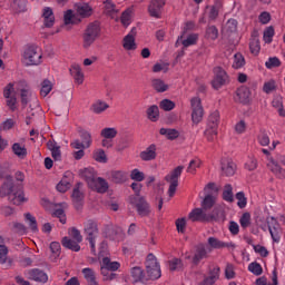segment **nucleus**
I'll return each mask as SVG.
<instances>
[{"label":"nucleus","mask_w":285,"mask_h":285,"mask_svg":"<svg viewBox=\"0 0 285 285\" xmlns=\"http://www.w3.org/2000/svg\"><path fill=\"white\" fill-rule=\"evenodd\" d=\"M255 222L257 226L261 227L264 232H266L267 229L269 230L272 239L275 243L281 242L282 228L278 220L275 217L266 218L264 215H257L255 213Z\"/></svg>","instance_id":"nucleus-1"},{"label":"nucleus","mask_w":285,"mask_h":285,"mask_svg":"<svg viewBox=\"0 0 285 285\" xmlns=\"http://www.w3.org/2000/svg\"><path fill=\"white\" fill-rule=\"evenodd\" d=\"M99 37H101V26L99 22L89 23L82 33V48L88 50Z\"/></svg>","instance_id":"nucleus-2"},{"label":"nucleus","mask_w":285,"mask_h":285,"mask_svg":"<svg viewBox=\"0 0 285 285\" xmlns=\"http://www.w3.org/2000/svg\"><path fill=\"white\" fill-rule=\"evenodd\" d=\"M85 237L89 242L90 250L94 255L97 253V239L99 237V226L95 220H87L83 224Z\"/></svg>","instance_id":"nucleus-3"},{"label":"nucleus","mask_w":285,"mask_h":285,"mask_svg":"<svg viewBox=\"0 0 285 285\" xmlns=\"http://www.w3.org/2000/svg\"><path fill=\"white\" fill-rule=\"evenodd\" d=\"M42 57L43 55L41 53V49H39V47L29 46L23 50L22 63H24V66H39Z\"/></svg>","instance_id":"nucleus-4"},{"label":"nucleus","mask_w":285,"mask_h":285,"mask_svg":"<svg viewBox=\"0 0 285 285\" xmlns=\"http://www.w3.org/2000/svg\"><path fill=\"white\" fill-rule=\"evenodd\" d=\"M181 173H184V166H178L165 177V180L167 184H169L167 191L169 197H175V193H177V186H179V177H181Z\"/></svg>","instance_id":"nucleus-5"},{"label":"nucleus","mask_w":285,"mask_h":285,"mask_svg":"<svg viewBox=\"0 0 285 285\" xmlns=\"http://www.w3.org/2000/svg\"><path fill=\"white\" fill-rule=\"evenodd\" d=\"M145 265L149 279H159V277H161V267L157 262V257H155L153 254L147 256Z\"/></svg>","instance_id":"nucleus-6"},{"label":"nucleus","mask_w":285,"mask_h":285,"mask_svg":"<svg viewBox=\"0 0 285 285\" xmlns=\"http://www.w3.org/2000/svg\"><path fill=\"white\" fill-rule=\"evenodd\" d=\"M191 107V121L197 126V124H202L204 119V106H202V98L194 97L190 99Z\"/></svg>","instance_id":"nucleus-7"},{"label":"nucleus","mask_w":285,"mask_h":285,"mask_svg":"<svg viewBox=\"0 0 285 285\" xmlns=\"http://www.w3.org/2000/svg\"><path fill=\"white\" fill-rule=\"evenodd\" d=\"M3 97L10 110H17V90L14 83H8L3 89Z\"/></svg>","instance_id":"nucleus-8"},{"label":"nucleus","mask_w":285,"mask_h":285,"mask_svg":"<svg viewBox=\"0 0 285 285\" xmlns=\"http://www.w3.org/2000/svg\"><path fill=\"white\" fill-rule=\"evenodd\" d=\"M188 219H190V222L208 223L215 222L217 218L213 214H207L204 208H195L189 213Z\"/></svg>","instance_id":"nucleus-9"},{"label":"nucleus","mask_w":285,"mask_h":285,"mask_svg":"<svg viewBox=\"0 0 285 285\" xmlns=\"http://www.w3.org/2000/svg\"><path fill=\"white\" fill-rule=\"evenodd\" d=\"M226 81H228V73H226L222 67L214 68V79L212 81L213 88L219 90L222 86H225Z\"/></svg>","instance_id":"nucleus-10"},{"label":"nucleus","mask_w":285,"mask_h":285,"mask_svg":"<svg viewBox=\"0 0 285 285\" xmlns=\"http://www.w3.org/2000/svg\"><path fill=\"white\" fill-rule=\"evenodd\" d=\"M16 90L20 91V97L23 106H27L28 101H30V97H32V89L30 86L26 83V81L13 82Z\"/></svg>","instance_id":"nucleus-11"},{"label":"nucleus","mask_w":285,"mask_h":285,"mask_svg":"<svg viewBox=\"0 0 285 285\" xmlns=\"http://www.w3.org/2000/svg\"><path fill=\"white\" fill-rule=\"evenodd\" d=\"M166 6V0H151L148 7L150 17L161 19V9Z\"/></svg>","instance_id":"nucleus-12"},{"label":"nucleus","mask_w":285,"mask_h":285,"mask_svg":"<svg viewBox=\"0 0 285 285\" xmlns=\"http://www.w3.org/2000/svg\"><path fill=\"white\" fill-rule=\"evenodd\" d=\"M69 72H70L75 83H77L78 86H81L83 83L85 75H83V70L81 69L80 65H78V63L71 65Z\"/></svg>","instance_id":"nucleus-13"},{"label":"nucleus","mask_w":285,"mask_h":285,"mask_svg":"<svg viewBox=\"0 0 285 285\" xmlns=\"http://www.w3.org/2000/svg\"><path fill=\"white\" fill-rule=\"evenodd\" d=\"M63 23L65 28H67V30H70L71 26H77V23H81V18H79L78 14H75L72 10H67L63 14Z\"/></svg>","instance_id":"nucleus-14"},{"label":"nucleus","mask_w":285,"mask_h":285,"mask_svg":"<svg viewBox=\"0 0 285 285\" xmlns=\"http://www.w3.org/2000/svg\"><path fill=\"white\" fill-rule=\"evenodd\" d=\"M235 101L238 104H248L250 101V89L246 86H242L236 91Z\"/></svg>","instance_id":"nucleus-15"},{"label":"nucleus","mask_w":285,"mask_h":285,"mask_svg":"<svg viewBox=\"0 0 285 285\" xmlns=\"http://www.w3.org/2000/svg\"><path fill=\"white\" fill-rule=\"evenodd\" d=\"M207 244L210 246V248H214V249L235 248V243L233 242L226 243L215 237H209L207 239Z\"/></svg>","instance_id":"nucleus-16"},{"label":"nucleus","mask_w":285,"mask_h":285,"mask_svg":"<svg viewBox=\"0 0 285 285\" xmlns=\"http://www.w3.org/2000/svg\"><path fill=\"white\" fill-rule=\"evenodd\" d=\"M122 48L127 51H132L137 49V42L135 40V31L131 30L127 36L122 39Z\"/></svg>","instance_id":"nucleus-17"},{"label":"nucleus","mask_w":285,"mask_h":285,"mask_svg":"<svg viewBox=\"0 0 285 285\" xmlns=\"http://www.w3.org/2000/svg\"><path fill=\"white\" fill-rule=\"evenodd\" d=\"M80 176L85 179L88 186H95V180L97 179V173L95 168L88 167L80 170Z\"/></svg>","instance_id":"nucleus-18"},{"label":"nucleus","mask_w":285,"mask_h":285,"mask_svg":"<svg viewBox=\"0 0 285 285\" xmlns=\"http://www.w3.org/2000/svg\"><path fill=\"white\" fill-rule=\"evenodd\" d=\"M121 264L119 262H111L108 257L102 258L100 273L106 275V271H119Z\"/></svg>","instance_id":"nucleus-19"},{"label":"nucleus","mask_w":285,"mask_h":285,"mask_svg":"<svg viewBox=\"0 0 285 285\" xmlns=\"http://www.w3.org/2000/svg\"><path fill=\"white\" fill-rule=\"evenodd\" d=\"M219 266H214L209 268V273L205 276L203 285H213L219 279Z\"/></svg>","instance_id":"nucleus-20"},{"label":"nucleus","mask_w":285,"mask_h":285,"mask_svg":"<svg viewBox=\"0 0 285 285\" xmlns=\"http://www.w3.org/2000/svg\"><path fill=\"white\" fill-rule=\"evenodd\" d=\"M28 277L29 279H33V282H41L42 284L48 282V274L41 269H30L28 272Z\"/></svg>","instance_id":"nucleus-21"},{"label":"nucleus","mask_w":285,"mask_h":285,"mask_svg":"<svg viewBox=\"0 0 285 285\" xmlns=\"http://www.w3.org/2000/svg\"><path fill=\"white\" fill-rule=\"evenodd\" d=\"M140 159H142V161H153V159H157V146L150 145L147 147L140 153Z\"/></svg>","instance_id":"nucleus-22"},{"label":"nucleus","mask_w":285,"mask_h":285,"mask_svg":"<svg viewBox=\"0 0 285 285\" xmlns=\"http://www.w3.org/2000/svg\"><path fill=\"white\" fill-rule=\"evenodd\" d=\"M268 169L275 174L278 178H284L285 177V170L281 168L278 163L274 157H269V161L267 163Z\"/></svg>","instance_id":"nucleus-23"},{"label":"nucleus","mask_w":285,"mask_h":285,"mask_svg":"<svg viewBox=\"0 0 285 285\" xmlns=\"http://www.w3.org/2000/svg\"><path fill=\"white\" fill-rule=\"evenodd\" d=\"M76 12L78 17L86 19V17H90L92 14V7L88 3H78L76 6Z\"/></svg>","instance_id":"nucleus-24"},{"label":"nucleus","mask_w":285,"mask_h":285,"mask_svg":"<svg viewBox=\"0 0 285 285\" xmlns=\"http://www.w3.org/2000/svg\"><path fill=\"white\" fill-rule=\"evenodd\" d=\"M151 88L156 92H166L170 86L166 83V81H164L161 78H154L151 79Z\"/></svg>","instance_id":"nucleus-25"},{"label":"nucleus","mask_w":285,"mask_h":285,"mask_svg":"<svg viewBox=\"0 0 285 285\" xmlns=\"http://www.w3.org/2000/svg\"><path fill=\"white\" fill-rule=\"evenodd\" d=\"M42 17L46 28H52L55 26V13L50 7L43 9Z\"/></svg>","instance_id":"nucleus-26"},{"label":"nucleus","mask_w":285,"mask_h":285,"mask_svg":"<svg viewBox=\"0 0 285 285\" xmlns=\"http://www.w3.org/2000/svg\"><path fill=\"white\" fill-rule=\"evenodd\" d=\"M89 188H91V190H96V193H106L108 190V181L98 177L94 180V186H89Z\"/></svg>","instance_id":"nucleus-27"},{"label":"nucleus","mask_w":285,"mask_h":285,"mask_svg":"<svg viewBox=\"0 0 285 285\" xmlns=\"http://www.w3.org/2000/svg\"><path fill=\"white\" fill-rule=\"evenodd\" d=\"M178 39H180L184 48H190V46H197V41H199V35L190 33L186 38L180 36Z\"/></svg>","instance_id":"nucleus-28"},{"label":"nucleus","mask_w":285,"mask_h":285,"mask_svg":"<svg viewBox=\"0 0 285 285\" xmlns=\"http://www.w3.org/2000/svg\"><path fill=\"white\" fill-rule=\"evenodd\" d=\"M222 170L226 177H233V175H235V170H237V165L232 160H224L222 163Z\"/></svg>","instance_id":"nucleus-29"},{"label":"nucleus","mask_w":285,"mask_h":285,"mask_svg":"<svg viewBox=\"0 0 285 285\" xmlns=\"http://www.w3.org/2000/svg\"><path fill=\"white\" fill-rule=\"evenodd\" d=\"M61 244L65 248H68L69 250H73L75 253H79L81 250V246H79V243L69 237H63L61 240Z\"/></svg>","instance_id":"nucleus-30"},{"label":"nucleus","mask_w":285,"mask_h":285,"mask_svg":"<svg viewBox=\"0 0 285 285\" xmlns=\"http://www.w3.org/2000/svg\"><path fill=\"white\" fill-rule=\"evenodd\" d=\"M208 257V252H206V247L204 245H200L196 248V252L193 257V264L197 266L202 259H206Z\"/></svg>","instance_id":"nucleus-31"},{"label":"nucleus","mask_w":285,"mask_h":285,"mask_svg":"<svg viewBox=\"0 0 285 285\" xmlns=\"http://www.w3.org/2000/svg\"><path fill=\"white\" fill-rule=\"evenodd\" d=\"M110 108V106L104 101V100H97L91 105V112H95V115H101V112H106V110Z\"/></svg>","instance_id":"nucleus-32"},{"label":"nucleus","mask_w":285,"mask_h":285,"mask_svg":"<svg viewBox=\"0 0 285 285\" xmlns=\"http://www.w3.org/2000/svg\"><path fill=\"white\" fill-rule=\"evenodd\" d=\"M82 275L89 285H99V283L97 282V275L95 274V271L92 268H83Z\"/></svg>","instance_id":"nucleus-33"},{"label":"nucleus","mask_w":285,"mask_h":285,"mask_svg":"<svg viewBox=\"0 0 285 285\" xmlns=\"http://www.w3.org/2000/svg\"><path fill=\"white\" fill-rule=\"evenodd\" d=\"M111 180L115 184H124V181L128 180V173L124 170L111 171Z\"/></svg>","instance_id":"nucleus-34"},{"label":"nucleus","mask_w":285,"mask_h":285,"mask_svg":"<svg viewBox=\"0 0 285 285\" xmlns=\"http://www.w3.org/2000/svg\"><path fill=\"white\" fill-rule=\"evenodd\" d=\"M9 198L12 200V203L16 205V206H19L21 204H23V202H26V196L23 195V189H18L17 191H13L11 193V195L9 196Z\"/></svg>","instance_id":"nucleus-35"},{"label":"nucleus","mask_w":285,"mask_h":285,"mask_svg":"<svg viewBox=\"0 0 285 285\" xmlns=\"http://www.w3.org/2000/svg\"><path fill=\"white\" fill-rule=\"evenodd\" d=\"M117 135H119V131L117 130V128L115 127H106L104 129H101L100 131V137H102V139H115V137H117Z\"/></svg>","instance_id":"nucleus-36"},{"label":"nucleus","mask_w":285,"mask_h":285,"mask_svg":"<svg viewBox=\"0 0 285 285\" xmlns=\"http://www.w3.org/2000/svg\"><path fill=\"white\" fill-rule=\"evenodd\" d=\"M52 82L48 79L42 80V82L40 83V97H48V95H50V92H52Z\"/></svg>","instance_id":"nucleus-37"},{"label":"nucleus","mask_w":285,"mask_h":285,"mask_svg":"<svg viewBox=\"0 0 285 285\" xmlns=\"http://www.w3.org/2000/svg\"><path fill=\"white\" fill-rule=\"evenodd\" d=\"M246 66V60L242 53H235L233 57L232 67L234 70H239V68H244Z\"/></svg>","instance_id":"nucleus-38"},{"label":"nucleus","mask_w":285,"mask_h":285,"mask_svg":"<svg viewBox=\"0 0 285 285\" xmlns=\"http://www.w3.org/2000/svg\"><path fill=\"white\" fill-rule=\"evenodd\" d=\"M12 153L17 156L20 157V159H23V157H26V155H28V149H26V146L19 144V142H14L12 145Z\"/></svg>","instance_id":"nucleus-39"},{"label":"nucleus","mask_w":285,"mask_h":285,"mask_svg":"<svg viewBox=\"0 0 285 285\" xmlns=\"http://www.w3.org/2000/svg\"><path fill=\"white\" fill-rule=\"evenodd\" d=\"M219 37V30H217V27L215 26H209L207 27L205 31V39L208 41H215Z\"/></svg>","instance_id":"nucleus-40"},{"label":"nucleus","mask_w":285,"mask_h":285,"mask_svg":"<svg viewBox=\"0 0 285 285\" xmlns=\"http://www.w3.org/2000/svg\"><path fill=\"white\" fill-rule=\"evenodd\" d=\"M12 188V177H9L7 183H4L0 188V197H6V195H9L10 197L11 193L14 190Z\"/></svg>","instance_id":"nucleus-41"},{"label":"nucleus","mask_w":285,"mask_h":285,"mask_svg":"<svg viewBox=\"0 0 285 285\" xmlns=\"http://www.w3.org/2000/svg\"><path fill=\"white\" fill-rule=\"evenodd\" d=\"M137 210L140 217H147V215H150V206L146 200H140V203L137 204Z\"/></svg>","instance_id":"nucleus-42"},{"label":"nucleus","mask_w":285,"mask_h":285,"mask_svg":"<svg viewBox=\"0 0 285 285\" xmlns=\"http://www.w3.org/2000/svg\"><path fill=\"white\" fill-rule=\"evenodd\" d=\"M147 117L150 121L159 120V107L157 105H153L147 109Z\"/></svg>","instance_id":"nucleus-43"},{"label":"nucleus","mask_w":285,"mask_h":285,"mask_svg":"<svg viewBox=\"0 0 285 285\" xmlns=\"http://www.w3.org/2000/svg\"><path fill=\"white\" fill-rule=\"evenodd\" d=\"M222 2H216L214 6L210 7L209 9V19L212 21H215V19H217L219 17V12H222Z\"/></svg>","instance_id":"nucleus-44"},{"label":"nucleus","mask_w":285,"mask_h":285,"mask_svg":"<svg viewBox=\"0 0 285 285\" xmlns=\"http://www.w3.org/2000/svg\"><path fill=\"white\" fill-rule=\"evenodd\" d=\"M24 219L29 225V228L32 230V233H37L39 230V227L37 225V218L32 216V214L30 213L24 214Z\"/></svg>","instance_id":"nucleus-45"},{"label":"nucleus","mask_w":285,"mask_h":285,"mask_svg":"<svg viewBox=\"0 0 285 285\" xmlns=\"http://www.w3.org/2000/svg\"><path fill=\"white\" fill-rule=\"evenodd\" d=\"M159 134L167 137V139H170L171 141L179 137V131H177V129L161 128Z\"/></svg>","instance_id":"nucleus-46"},{"label":"nucleus","mask_w":285,"mask_h":285,"mask_svg":"<svg viewBox=\"0 0 285 285\" xmlns=\"http://www.w3.org/2000/svg\"><path fill=\"white\" fill-rule=\"evenodd\" d=\"M8 262V247L3 243V237L0 236V264Z\"/></svg>","instance_id":"nucleus-47"},{"label":"nucleus","mask_w":285,"mask_h":285,"mask_svg":"<svg viewBox=\"0 0 285 285\" xmlns=\"http://www.w3.org/2000/svg\"><path fill=\"white\" fill-rule=\"evenodd\" d=\"M197 168H202V159L194 158V159L190 160V163L187 167V173H190L191 175H195V173H197Z\"/></svg>","instance_id":"nucleus-48"},{"label":"nucleus","mask_w":285,"mask_h":285,"mask_svg":"<svg viewBox=\"0 0 285 285\" xmlns=\"http://www.w3.org/2000/svg\"><path fill=\"white\" fill-rule=\"evenodd\" d=\"M132 19V9H127L122 12L120 21L125 28H128L130 26V21Z\"/></svg>","instance_id":"nucleus-49"},{"label":"nucleus","mask_w":285,"mask_h":285,"mask_svg":"<svg viewBox=\"0 0 285 285\" xmlns=\"http://www.w3.org/2000/svg\"><path fill=\"white\" fill-rule=\"evenodd\" d=\"M159 108L165 112H170V110H175V102L170 99H163L159 102Z\"/></svg>","instance_id":"nucleus-50"},{"label":"nucleus","mask_w":285,"mask_h":285,"mask_svg":"<svg viewBox=\"0 0 285 285\" xmlns=\"http://www.w3.org/2000/svg\"><path fill=\"white\" fill-rule=\"evenodd\" d=\"M207 126H210V128H219V111L210 114Z\"/></svg>","instance_id":"nucleus-51"},{"label":"nucleus","mask_w":285,"mask_h":285,"mask_svg":"<svg viewBox=\"0 0 285 285\" xmlns=\"http://www.w3.org/2000/svg\"><path fill=\"white\" fill-rule=\"evenodd\" d=\"M223 199L225 202H229V203L234 202L232 185H229V184L225 185L224 190H223Z\"/></svg>","instance_id":"nucleus-52"},{"label":"nucleus","mask_w":285,"mask_h":285,"mask_svg":"<svg viewBox=\"0 0 285 285\" xmlns=\"http://www.w3.org/2000/svg\"><path fill=\"white\" fill-rule=\"evenodd\" d=\"M213 206H215V197L213 195H207L202 203V208L203 210H210Z\"/></svg>","instance_id":"nucleus-53"},{"label":"nucleus","mask_w":285,"mask_h":285,"mask_svg":"<svg viewBox=\"0 0 285 285\" xmlns=\"http://www.w3.org/2000/svg\"><path fill=\"white\" fill-rule=\"evenodd\" d=\"M281 66H282V62H281V60H279L277 57H271V58H268V60L265 62V67H266V69H268V70L279 68Z\"/></svg>","instance_id":"nucleus-54"},{"label":"nucleus","mask_w":285,"mask_h":285,"mask_svg":"<svg viewBox=\"0 0 285 285\" xmlns=\"http://www.w3.org/2000/svg\"><path fill=\"white\" fill-rule=\"evenodd\" d=\"M105 12L106 14L115 19V14H117V8L115 7V3H112V1L107 0L105 2Z\"/></svg>","instance_id":"nucleus-55"},{"label":"nucleus","mask_w":285,"mask_h":285,"mask_svg":"<svg viewBox=\"0 0 285 285\" xmlns=\"http://www.w3.org/2000/svg\"><path fill=\"white\" fill-rule=\"evenodd\" d=\"M204 135L207 141H214L215 139H217V128L210 127L209 125H207V128Z\"/></svg>","instance_id":"nucleus-56"},{"label":"nucleus","mask_w":285,"mask_h":285,"mask_svg":"<svg viewBox=\"0 0 285 285\" xmlns=\"http://www.w3.org/2000/svg\"><path fill=\"white\" fill-rule=\"evenodd\" d=\"M95 161H99V164H106L108 161V157L106 156V151L104 149H97L94 151Z\"/></svg>","instance_id":"nucleus-57"},{"label":"nucleus","mask_w":285,"mask_h":285,"mask_svg":"<svg viewBox=\"0 0 285 285\" xmlns=\"http://www.w3.org/2000/svg\"><path fill=\"white\" fill-rule=\"evenodd\" d=\"M56 188L58 193H68V190H70V181L68 178H62Z\"/></svg>","instance_id":"nucleus-58"},{"label":"nucleus","mask_w":285,"mask_h":285,"mask_svg":"<svg viewBox=\"0 0 285 285\" xmlns=\"http://www.w3.org/2000/svg\"><path fill=\"white\" fill-rule=\"evenodd\" d=\"M274 36H275L274 27H266L264 31V37H263L265 43H272Z\"/></svg>","instance_id":"nucleus-59"},{"label":"nucleus","mask_w":285,"mask_h":285,"mask_svg":"<svg viewBox=\"0 0 285 285\" xmlns=\"http://www.w3.org/2000/svg\"><path fill=\"white\" fill-rule=\"evenodd\" d=\"M27 0H12V8L16 12H26Z\"/></svg>","instance_id":"nucleus-60"},{"label":"nucleus","mask_w":285,"mask_h":285,"mask_svg":"<svg viewBox=\"0 0 285 285\" xmlns=\"http://www.w3.org/2000/svg\"><path fill=\"white\" fill-rule=\"evenodd\" d=\"M80 138L85 145V148H90V146H92V135H90L88 131H81Z\"/></svg>","instance_id":"nucleus-61"},{"label":"nucleus","mask_w":285,"mask_h":285,"mask_svg":"<svg viewBox=\"0 0 285 285\" xmlns=\"http://www.w3.org/2000/svg\"><path fill=\"white\" fill-rule=\"evenodd\" d=\"M130 179L134 181H144V179H146V175H144L139 169H134L130 173Z\"/></svg>","instance_id":"nucleus-62"},{"label":"nucleus","mask_w":285,"mask_h":285,"mask_svg":"<svg viewBox=\"0 0 285 285\" xmlns=\"http://www.w3.org/2000/svg\"><path fill=\"white\" fill-rule=\"evenodd\" d=\"M239 224L242 228H248L250 226V213H245L239 218Z\"/></svg>","instance_id":"nucleus-63"},{"label":"nucleus","mask_w":285,"mask_h":285,"mask_svg":"<svg viewBox=\"0 0 285 285\" xmlns=\"http://www.w3.org/2000/svg\"><path fill=\"white\" fill-rule=\"evenodd\" d=\"M261 51V42L257 38H254L252 40V48H250V53L254 56H257Z\"/></svg>","instance_id":"nucleus-64"}]
</instances>
